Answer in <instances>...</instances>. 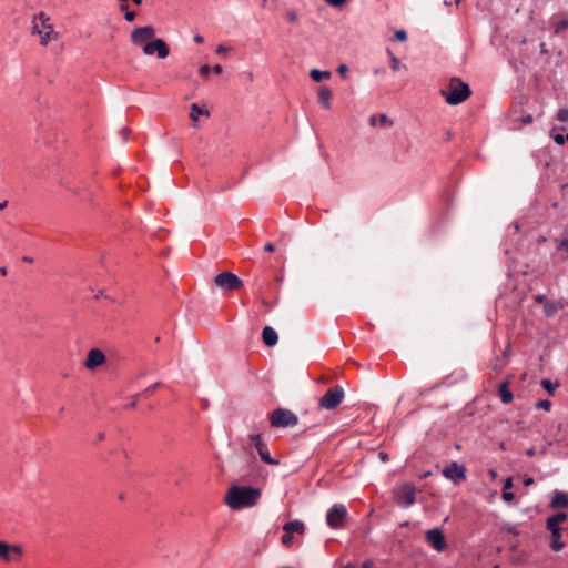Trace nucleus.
<instances>
[{
  "instance_id": "1",
  "label": "nucleus",
  "mask_w": 568,
  "mask_h": 568,
  "mask_svg": "<svg viewBox=\"0 0 568 568\" xmlns=\"http://www.w3.org/2000/svg\"><path fill=\"white\" fill-rule=\"evenodd\" d=\"M261 497L258 488L248 486H233L230 488L226 503L232 509H242L255 506Z\"/></svg>"
},
{
  "instance_id": "2",
  "label": "nucleus",
  "mask_w": 568,
  "mask_h": 568,
  "mask_svg": "<svg viewBox=\"0 0 568 568\" xmlns=\"http://www.w3.org/2000/svg\"><path fill=\"white\" fill-rule=\"evenodd\" d=\"M471 91L467 83L458 78H452L446 88L442 89V94L450 105H457L469 98Z\"/></svg>"
},
{
  "instance_id": "3",
  "label": "nucleus",
  "mask_w": 568,
  "mask_h": 568,
  "mask_svg": "<svg viewBox=\"0 0 568 568\" xmlns=\"http://www.w3.org/2000/svg\"><path fill=\"white\" fill-rule=\"evenodd\" d=\"M32 33L38 34L40 37V43L42 45H47L50 40L58 38V33L49 23V17L44 12H40L38 16L33 18Z\"/></svg>"
},
{
  "instance_id": "4",
  "label": "nucleus",
  "mask_w": 568,
  "mask_h": 568,
  "mask_svg": "<svg viewBox=\"0 0 568 568\" xmlns=\"http://www.w3.org/2000/svg\"><path fill=\"white\" fill-rule=\"evenodd\" d=\"M271 426L274 428L294 427L298 424V417L286 408H276L270 417Z\"/></svg>"
},
{
  "instance_id": "5",
  "label": "nucleus",
  "mask_w": 568,
  "mask_h": 568,
  "mask_svg": "<svg viewBox=\"0 0 568 568\" xmlns=\"http://www.w3.org/2000/svg\"><path fill=\"white\" fill-rule=\"evenodd\" d=\"M344 397L345 393L343 387L339 385L333 386L321 397L318 406L327 410L334 409L343 402Z\"/></svg>"
},
{
  "instance_id": "6",
  "label": "nucleus",
  "mask_w": 568,
  "mask_h": 568,
  "mask_svg": "<svg viewBox=\"0 0 568 568\" xmlns=\"http://www.w3.org/2000/svg\"><path fill=\"white\" fill-rule=\"evenodd\" d=\"M347 516V508L343 504H334L327 510L326 524L333 529H341Z\"/></svg>"
},
{
  "instance_id": "7",
  "label": "nucleus",
  "mask_w": 568,
  "mask_h": 568,
  "mask_svg": "<svg viewBox=\"0 0 568 568\" xmlns=\"http://www.w3.org/2000/svg\"><path fill=\"white\" fill-rule=\"evenodd\" d=\"M214 284L227 291H237L243 287V281L231 272H222L214 277Z\"/></svg>"
},
{
  "instance_id": "8",
  "label": "nucleus",
  "mask_w": 568,
  "mask_h": 568,
  "mask_svg": "<svg viewBox=\"0 0 568 568\" xmlns=\"http://www.w3.org/2000/svg\"><path fill=\"white\" fill-rule=\"evenodd\" d=\"M394 498L397 505L407 508L415 503V487L412 484H405L394 489Z\"/></svg>"
},
{
  "instance_id": "9",
  "label": "nucleus",
  "mask_w": 568,
  "mask_h": 568,
  "mask_svg": "<svg viewBox=\"0 0 568 568\" xmlns=\"http://www.w3.org/2000/svg\"><path fill=\"white\" fill-rule=\"evenodd\" d=\"M143 53L146 55L156 54L159 59H165L170 53V48L164 40L153 38L143 45Z\"/></svg>"
},
{
  "instance_id": "10",
  "label": "nucleus",
  "mask_w": 568,
  "mask_h": 568,
  "mask_svg": "<svg viewBox=\"0 0 568 568\" xmlns=\"http://www.w3.org/2000/svg\"><path fill=\"white\" fill-rule=\"evenodd\" d=\"M155 37V29L152 26L135 28L130 36V40L134 45L145 44Z\"/></svg>"
},
{
  "instance_id": "11",
  "label": "nucleus",
  "mask_w": 568,
  "mask_h": 568,
  "mask_svg": "<svg viewBox=\"0 0 568 568\" xmlns=\"http://www.w3.org/2000/svg\"><path fill=\"white\" fill-rule=\"evenodd\" d=\"M250 440L256 448L261 459L268 465H278V460L271 457L267 445L263 442L260 434L250 435Z\"/></svg>"
},
{
  "instance_id": "12",
  "label": "nucleus",
  "mask_w": 568,
  "mask_h": 568,
  "mask_svg": "<svg viewBox=\"0 0 568 568\" xmlns=\"http://www.w3.org/2000/svg\"><path fill=\"white\" fill-rule=\"evenodd\" d=\"M22 547L19 545H10L0 540V559L4 561L18 560L22 555Z\"/></svg>"
},
{
  "instance_id": "13",
  "label": "nucleus",
  "mask_w": 568,
  "mask_h": 568,
  "mask_svg": "<svg viewBox=\"0 0 568 568\" xmlns=\"http://www.w3.org/2000/svg\"><path fill=\"white\" fill-rule=\"evenodd\" d=\"M442 473L446 478L453 480L455 484H458L466 478L465 467L456 462H452L443 469Z\"/></svg>"
},
{
  "instance_id": "14",
  "label": "nucleus",
  "mask_w": 568,
  "mask_h": 568,
  "mask_svg": "<svg viewBox=\"0 0 568 568\" xmlns=\"http://www.w3.org/2000/svg\"><path fill=\"white\" fill-rule=\"evenodd\" d=\"M425 540L436 550L443 551L446 548V539L442 530L434 528L427 530L425 534Z\"/></svg>"
},
{
  "instance_id": "15",
  "label": "nucleus",
  "mask_w": 568,
  "mask_h": 568,
  "mask_svg": "<svg viewBox=\"0 0 568 568\" xmlns=\"http://www.w3.org/2000/svg\"><path fill=\"white\" fill-rule=\"evenodd\" d=\"M105 362V355L99 348H92L89 351L85 367L88 369H94L98 366H101Z\"/></svg>"
},
{
  "instance_id": "16",
  "label": "nucleus",
  "mask_w": 568,
  "mask_h": 568,
  "mask_svg": "<svg viewBox=\"0 0 568 568\" xmlns=\"http://www.w3.org/2000/svg\"><path fill=\"white\" fill-rule=\"evenodd\" d=\"M547 530H549L550 532V548L554 550V551H560L564 547H565V544L562 542L561 540V528H547Z\"/></svg>"
},
{
  "instance_id": "17",
  "label": "nucleus",
  "mask_w": 568,
  "mask_h": 568,
  "mask_svg": "<svg viewBox=\"0 0 568 568\" xmlns=\"http://www.w3.org/2000/svg\"><path fill=\"white\" fill-rule=\"evenodd\" d=\"M332 97H333V92H332V90L329 88H327V87L320 88L317 98H318V103L323 108H325V109H329L331 108Z\"/></svg>"
},
{
  "instance_id": "18",
  "label": "nucleus",
  "mask_w": 568,
  "mask_h": 568,
  "mask_svg": "<svg viewBox=\"0 0 568 568\" xmlns=\"http://www.w3.org/2000/svg\"><path fill=\"white\" fill-rule=\"evenodd\" d=\"M262 338L266 346H274L277 343V333L270 326L263 328Z\"/></svg>"
},
{
  "instance_id": "19",
  "label": "nucleus",
  "mask_w": 568,
  "mask_h": 568,
  "mask_svg": "<svg viewBox=\"0 0 568 568\" xmlns=\"http://www.w3.org/2000/svg\"><path fill=\"white\" fill-rule=\"evenodd\" d=\"M498 396L503 404H509L514 395L511 390L509 389V383L507 381L503 382L498 387Z\"/></svg>"
},
{
  "instance_id": "20",
  "label": "nucleus",
  "mask_w": 568,
  "mask_h": 568,
  "mask_svg": "<svg viewBox=\"0 0 568 568\" xmlns=\"http://www.w3.org/2000/svg\"><path fill=\"white\" fill-rule=\"evenodd\" d=\"M550 507L551 508H566L568 507V497L566 494L561 493V491H556L552 496V499H551V503H550Z\"/></svg>"
},
{
  "instance_id": "21",
  "label": "nucleus",
  "mask_w": 568,
  "mask_h": 568,
  "mask_svg": "<svg viewBox=\"0 0 568 568\" xmlns=\"http://www.w3.org/2000/svg\"><path fill=\"white\" fill-rule=\"evenodd\" d=\"M567 519L566 513H557L554 516L549 517L546 523V528H560L559 525Z\"/></svg>"
},
{
  "instance_id": "22",
  "label": "nucleus",
  "mask_w": 568,
  "mask_h": 568,
  "mask_svg": "<svg viewBox=\"0 0 568 568\" xmlns=\"http://www.w3.org/2000/svg\"><path fill=\"white\" fill-rule=\"evenodd\" d=\"M304 529H305L304 524L300 520L288 521L283 527L284 532H290V534H293V532L303 534Z\"/></svg>"
},
{
  "instance_id": "23",
  "label": "nucleus",
  "mask_w": 568,
  "mask_h": 568,
  "mask_svg": "<svg viewBox=\"0 0 568 568\" xmlns=\"http://www.w3.org/2000/svg\"><path fill=\"white\" fill-rule=\"evenodd\" d=\"M561 307L562 304L560 302L547 301L544 307L545 315L547 317H552Z\"/></svg>"
},
{
  "instance_id": "24",
  "label": "nucleus",
  "mask_w": 568,
  "mask_h": 568,
  "mask_svg": "<svg viewBox=\"0 0 568 568\" xmlns=\"http://www.w3.org/2000/svg\"><path fill=\"white\" fill-rule=\"evenodd\" d=\"M331 72L329 71H322V70H318V69H312L311 72H310V77L315 81V82H322L324 80H327L331 78Z\"/></svg>"
},
{
  "instance_id": "25",
  "label": "nucleus",
  "mask_w": 568,
  "mask_h": 568,
  "mask_svg": "<svg viewBox=\"0 0 568 568\" xmlns=\"http://www.w3.org/2000/svg\"><path fill=\"white\" fill-rule=\"evenodd\" d=\"M555 242L557 244V252L561 253V257L564 260H568V240L567 239H558Z\"/></svg>"
},
{
  "instance_id": "26",
  "label": "nucleus",
  "mask_w": 568,
  "mask_h": 568,
  "mask_svg": "<svg viewBox=\"0 0 568 568\" xmlns=\"http://www.w3.org/2000/svg\"><path fill=\"white\" fill-rule=\"evenodd\" d=\"M199 115H209V111L205 109H201L196 103H193L191 105L190 118L193 121H197Z\"/></svg>"
},
{
  "instance_id": "27",
  "label": "nucleus",
  "mask_w": 568,
  "mask_h": 568,
  "mask_svg": "<svg viewBox=\"0 0 568 568\" xmlns=\"http://www.w3.org/2000/svg\"><path fill=\"white\" fill-rule=\"evenodd\" d=\"M541 386L550 394L554 395L556 385H554L549 379H542Z\"/></svg>"
},
{
  "instance_id": "28",
  "label": "nucleus",
  "mask_w": 568,
  "mask_h": 568,
  "mask_svg": "<svg viewBox=\"0 0 568 568\" xmlns=\"http://www.w3.org/2000/svg\"><path fill=\"white\" fill-rule=\"evenodd\" d=\"M388 53H389V57H390V68L394 71H397L400 68V61L390 51H388Z\"/></svg>"
},
{
  "instance_id": "29",
  "label": "nucleus",
  "mask_w": 568,
  "mask_h": 568,
  "mask_svg": "<svg viewBox=\"0 0 568 568\" xmlns=\"http://www.w3.org/2000/svg\"><path fill=\"white\" fill-rule=\"evenodd\" d=\"M557 120L560 122L568 121V109H566V108L559 109V111L557 113Z\"/></svg>"
},
{
  "instance_id": "30",
  "label": "nucleus",
  "mask_w": 568,
  "mask_h": 568,
  "mask_svg": "<svg viewBox=\"0 0 568 568\" xmlns=\"http://www.w3.org/2000/svg\"><path fill=\"white\" fill-rule=\"evenodd\" d=\"M537 408L544 409V410H550L551 408V402L548 399H541L536 404Z\"/></svg>"
},
{
  "instance_id": "31",
  "label": "nucleus",
  "mask_w": 568,
  "mask_h": 568,
  "mask_svg": "<svg viewBox=\"0 0 568 568\" xmlns=\"http://www.w3.org/2000/svg\"><path fill=\"white\" fill-rule=\"evenodd\" d=\"M293 539H294V538H293L292 534H290V532H285V534L282 536V539H281V540H282V544H283L284 546L288 547V546H291V545H292Z\"/></svg>"
},
{
  "instance_id": "32",
  "label": "nucleus",
  "mask_w": 568,
  "mask_h": 568,
  "mask_svg": "<svg viewBox=\"0 0 568 568\" xmlns=\"http://www.w3.org/2000/svg\"><path fill=\"white\" fill-rule=\"evenodd\" d=\"M566 28H568V20H561L558 23H556L555 32L559 33V32H561Z\"/></svg>"
},
{
  "instance_id": "33",
  "label": "nucleus",
  "mask_w": 568,
  "mask_h": 568,
  "mask_svg": "<svg viewBox=\"0 0 568 568\" xmlns=\"http://www.w3.org/2000/svg\"><path fill=\"white\" fill-rule=\"evenodd\" d=\"M394 39L396 41H405L407 39V33L404 30H398L394 34Z\"/></svg>"
},
{
  "instance_id": "34",
  "label": "nucleus",
  "mask_w": 568,
  "mask_h": 568,
  "mask_svg": "<svg viewBox=\"0 0 568 568\" xmlns=\"http://www.w3.org/2000/svg\"><path fill=\"white\" fill-rule=\"evenodd\" d=\"M286 18L290 22H296L298 20V14L294 10H290L286 13Z\"/></svg>"
},
{
  "instance_id": "35",
  "label": "nucleus",
  "mask_w": 568,
  "mask_h": 568,
  "mask_svg": "<svg viewBox=\"0 0 568 568\" xmlns=\"http://www.w3.org/2000/svg\"><path fill=\"white\" fill-rule=\"evenodd\" d=\"M501 497L505 501L510 503L514 500L515 495L509 490H503Z\"/></svg>"
},
{
  "instance_id": "36",
  "label": "nucleus",
  "mask_w": 568,
  "mask_h": 568,
  "mask_svg": "<svg viewBox=\"0 0 568 568\" xmlns=\"http://www.w3.org/2000/svg\"><path fill=\"white\" fill-rule=\"evenodd\" d=\"M337 72L338 74L342 77V78H346L347 77V72H348V67L346 64H341L338 68H337Z\"/></svg>"
},
{
  "instance_id": "37",
  "label": "nucleus",
  "mask_w": 568,
  "mask_h": 568,
  "mask_svg": "<svg viewBox=\"0 0 568 568\" xmlns=\"http://www.w3.org/2000/svg\"><path fill=\"white\" fill-rule=\"evenodd\" d=\"M210 71H211V68L209 65H202L199 70L200 74L203 77V78H207L209 74H210Z\"/></svg>"
},
{
  "instance_id": "38",
  "label": "nucleus",
  "mask_w": 568,
  "mask_h": 568,
  "mask_svg": "<svg viewBox=\"0 0 568 568\" xmlns=\"http://www.w3.org/2000/svg\"><path fill=\"white\" fill-rule=\"evenodd\" d=\"M378 120L382 125H392L393 124V122L387 118L386 114H381Z\"/></svg>"
},
{
  "instance_id": "39",
  "label": "nucleus",
  "mask_w": 568,
  "mask_h": 568,
  "mask_svg": "<svg viewBox=\"0 0 568 568\" xmlns=\"http://www.w3.org/2000/svg\"><path fill=\"white\" fill-rule=\"evenodd\" d=\"M136 17V13L134 11H126L124 13V19L128 21V22H132Z\"/></svg>"
},
{
  "instance_id": "40",
  "label": "nucleus",
  "mask_w": 568,
  "mask_h": 568,
  "mask_svg": "<svg viewBox=\"0 0 568 568\" xmlns=\"http://www.w3.org/2000/svg\"><path fill=\"white\" fill-rule=\"evenodd\" d=\"M326 3H328L329 6H333V7H338V6H342L344 2H346V0H325Z\"/></svg>"
},
{
  "instance_id": "41",
  "label": "nucleus",
  "mask_w": 568,
  "mask_h": 568,
  "mask_svg": "<svg viewBox=\"0 0 568 568\" xmlns=\"http://www.w3.org/2000/svg\"><path fill=\"white\" fill-rule=\"evenodd\" d=\"M229 51H230V48H226L223 44H220L216 48V53L217 54H226Z\"/></svg>"
},
{
  "instance_id": "42",
  "label": "nucleus",
  "mask_w": 568,
  "mask_h": 568,
  "mask_svg": "<svg viewBox=\"0 0 568 568\" xmlns=\"http://www.w3.org/2000/svg\"><path fill=\"white\" fill-rule=\"evenodd\" d=\"M554 141L557 143V144H564L565 143V136L561 135V134H557L554 136Z\"/></svg>"
},
{
  "instance_id": "43",
  "label": "nucleus",
  "mask_w": 568,
  "mask_h": 568,
  "mask_svg": "<svg viewBox=\"0 0 568 568\" xmlns=\"http://www.w3.org/2000/svg\"><path fill=\"white\" fill-rule=\"evenodd\" d=\"M511 487H513V480H511V478H507V479L505 480V484H504L503 490H509Z\"/></svg>"
},
{
  "instance_id": "44",
  "label": "nucleus",
  "mask_w": 568,
  "mask_h": 568,
  "mask_svg": "<svg viewBox=\"0 0 568 568\" xmlns=\"http://www.w3.org/2000/svg\"><path fill=\"white\" fill-rule=\"evenodd\" d=\"M212 70H213V72H214L215 74H221V73L223 72V68H222V65H220V64H215V65L212 68Z\"/></svg>"
},
{
  "instance_id": "45",
  "label": "nucleus",
  "mask_w": 568,
  "mask_h": 568,
  "mask_svg": "<svg viewBox=\"0 0 568 568\" xmlns=\"http://www.w3.org/2000/svg\"><path fill=\"white\" fill-rule=\"evenodd\" d=\"M362 568H376V567H375V564L372 560H366L363 564Z\"/></svg>"
},
{
  "instance_id": "46",
  "label": "nucleus",
  "mask_w": 568,
  "mask_h": 568,
  "mask_svg": "<svg viewBox=\"0 0 568 568\" xmlns=\"http://www.w3.org/2000/svg\"><path fill=\"white\" fill-rule=\"evenodd\" d=\"M159 383L148 387L145 390H144V394L148 396L149 394H151L156 387H158Z\"/></svg>"
},
{
  "instance_id": "47",
  "label": "nucleus",
  "mask_w": 568,
  "mask_h": 568,
  "mask_svg": "<svg viewBox=\"0 0 568 568\" xmlns=\"http://www.w3.org/2000/svg\"><path fill=\"white\" fill-rule=\"evenodd\" d=\"M193 40H194V42H196L199 44L203 43V41H204V39H203V37L201 34H195L193 37Z\"/></svg>"
},
{
  "instance_id": "48",
  "label": "nucleus",
  "mask_w": 568,
  "mask_h": 568,
  "mask_svg": "<svg viewBox=\"0 0 568 568\" xmlns=\"http://www.w3.org/2000/svg\"><path fill=\"white\" fill-rule=\"evenodd\" d=\"M521 122H523L524 124H529V123H531V122H532V116H531V115H526V116H524V118L521 119Z\"/></svg>"
},
{
  "instance_id": "49",
  "label": "nucleus",
  "mask_w": 568,
  "mask_h": 568,
  "mask_svg": "<svg viewBox=\"0 0 568 568\" xmlns=\"http://www.w3.org/2000/svg\"><path fill=\"white\" fill-rule=\"evenodd\" d=\"M535 301L537 303H544V302L546 303L547 302L545 295H537V296H535Z\"/></svg>"
},
{
  "instance_id": "50",
  "label": "nucleus",
  "mask_w": 568,
  "mask_h": 568,
  "mask_svg": "<svg viewBox=\"0 0 568 568\" xmlns=\"http://www.w3.org/2000/svg\"><path fill=\"white\" fill-rule=\"evenodd\" d=\"M264 250H265L266 252H273V251L275 250V246H274V244H272V243H267V244L264 246Z\"/></svg>"
},
{
  "instance_id": "51",
  "label": "nucleus",
  "mask_w": 568,
  "mask_h": 568,
  "mask_svg": "<svg viewBox=\"0 0 568 568\" xmlns=\"http://www.w3.org/2000/svg\"><path fill=\"white\" fill-rule=\"evenodd\" d=\"M526 454H527V456L532 457V456H535V455H536V449H535L534 447L528 448V449L526 450Z\"/></svg>"
},
{
  "instance_id": "52",
  "label": "nucleus",
  "mask_w": 568,
  "mask_h": 568,
  "mask_svg": "<svg viewBox=\"0 0 568 568\" xmlns=\"http://www.w3.org/2000/svg\"><path fill=\"white\" fill-rule=\"evenodd\" d=\"M120 11H122V12H124V13H125L126 11H129V6H128V3H126V2H124V3H121V4H120Z\"/></svg>"
},
{
  "instance_id": "53",
  "label": "nucleus",
  "mask_w": 568,
  "mask_h": 568,
  "mask_svg": "<svg viewBox=\"0 0 568 568\" xmlns=\"http://www.w3.org/2000/svg\"><path fill=\"white\" fill-rule=\"evenodd\" d=\"M534 483H535V481H534V478H531V477H528V478H526V479L524 480V485H525V486H530V485H532Z\"/></svg>"
},
{
  "instance_id": "54",
  "label": "nucleus",
  "mask_w": 568,
  "mask_h": 568,
  "mask_svg": "<svg viewBox=\"0 0 568 568\" xmlns=\"http://www.w3.org/2000/svg\"><path fill=\"white\" fill-rule=\"evenodd\" d=\"M378 456H379V458H381L382 460H384V462H385V460H387V454H386V453L381 452V453L378 454Z\"/></svg>"
},
{
  "instance_id": "55",
  "label": "nucleus",
  "mask_w": 568,
  "mask_h": 568,
  "mask_svg": "<svg viewBox=\"0 0 568 568\" xmlns=\"http://www.w3.org/2000/svg\"><path fill=\"white\" fill-rule=\"evenodd\" d=\"M7 205H8V201H3V202H1V203H0V210L6 209V207H7Z\"/></svg>"
},
{
  "instance_id": "56",
  "label": "nucleus",
  "mask_w": 568,
  "mask_h": 568,
  "mask_svg": "<svg viewBox=\"0 0 568 568\" xmlns=\"http://www.w3.org/2000/svg\"><path fill=\"white\" fill-rule=\"evenodd\" d=\"M7 273H8V272H7V268H6V267H1V268H0V274H1V275L6 276V275H7Z\"/></svg>"
},
{
  "instance_id": "57",
  "label": "nucleus",
  "mask_w": 568,
  "mask_h": 568,
  "mask_svg": "<svg viewBox=\"0 0 568 568\" xmlns=\"http://www.w3.org/2000/svg\"><path fill=\"white\" fill-rule=\"evenodd\" d=\"M375 121H376V118L375 116H371L369 122H371L372 125H375Z\"/></svg>"
},
{
  "instance_id": "58",
  "label": "nucleus",
  "mask_w": 568,
  "mask_h": 568,
  "mask_svg": "<svg viewBox=\"0 0 568 568\" xmlns=\"http://www.w3.org/2000/svg\"><path fill=\"white\" fill-rule=\"evenodd\" d=\"M342 568H356V567L354 565H352V564H348V565H346V566H344Z\"/></svg>"
},
{
  "instance_id": "59",
  "label": "nucleus",
  "mask_w": 568,
  "mask_h": 568,
  "mask_svg": "<svg viewBox=\"0 0 568 568\" xmlns=\"http://www.w3.org/2000/svg\"><path fill=\"white\" fill-rule=\"evenodd\" d=\"M135 4L140 6L143 0H132Z\"/></svg>"
},
{
  "instance_id": "60",
  "label": "nucleus",
  "mask_w": 568,
  "mask_h": 568,
  "mask_svg": "<svg viewBox=\"0 0 568 568\" xmlns=\"http://www.w3.org/2000/svg\"><path fill=\"white\" fill-rule=\"evenodd\" d=\"M23 261L31 263V262H32V258H30V257H23Z\"/></svg>"
},
{
  "instance_id": "61",
  "label": "nucleus",
  "mask_w": 568,
  "mask_h": 568,
  "mask_svg": "<svg viewBox=\"0 0 568 568\" xmlns=\"http://www.w3.org/2000/svg\"><path fill=\"white\" fill-rule=\"evenodd\" d=\"M103 437H104L103 434L99 435V439H103Z\"/></svg>"
},
{
  "instance_id": "62",
  "label": "nucleus",
  "mask_w": 568,
  "mask_h": 568,
  "mask_svg": "<svg viewBox=\"0 0 568 568\" xmlns=\"http://www.w3.org/2000/svg\"><path fill=\"white\" fill-rule=\"evenodd\" d=\"M566 140L568 141V134L565 136V141H566Z\"/></svg>"
},
{
  "instance_id": "63",
  "label": "nucleus",
  "mask_w": 568,
  "mask_h": 568,
  "mask_svg": "<svg viewBox=\"0 0 568 568\" xmlns=\"http://www.w3.org/2000/svg\"><path fill=\"white\" fill-rule=\"evenodd\" d=\"M462 0H456V3L458 4Z\"/></svg>"
}]
</instances>
